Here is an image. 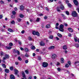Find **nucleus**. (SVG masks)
<instances>
[{
	"label": "nucleus",
	"instance_id": "obj_1",
	"mask_svg": "<svg viewBox=\"0 0 79 79\" xmlns=\"http://www.w3.org/2000/svg\"><path fill=\"white\" fill-rule=\"evenodd\" d=\"M64 25L63 24H61L60 26V27L59 28V30L61 32H63L64 31Z\"/></svg>",
	"mask_w": 79,
	"mask_h": 79
},
{
	"label": "nucleus",
	"instance_id": "obj_2",
	"mask_svg": "<svg viewBox=\"0 0 79 79\" xmlns=\"http://www.w3.org/2000/svg\"><path fill=\"white\" fill-rule=\"evenodd\" d=\"M72 16H74V17H76L77 16V14L75 11H73L72 12Z\"/></svg>",
	"mask_w": 79,
	"mask_h": 79
},
{
	"label": "nucleus",
	"instance_id": "obj_3",
	"mask_svg": "<svg viewBox=\"0 0 79 79\" xmlns=\"http://www.w3.org/2000/svg\"><path fill=\"white\" fill-rule=\"evenodd\" d=\"M32 34H33V35H37L38 36H39L40 35L38 31L36 32L35 31H33Z\"/></svg>",
	"mask_w": 79,
	"mask_h": 79
},
{
	"label": "nucleus",
	"instance_id": "obj_4",
	"mask_svg": "<svg viewBox=\"0 0 79 79\" xmlns=\"http://www.w3.org/2000/svg\"><path fill=\"white\" fill-rule=\"evenodd\" d=\"M42 66L44 68H46L48 66V63L46 62H43Z\"/></svg>",
	"mask_w": 79,
	"mask_h": 79
},
{
	"label": "nucleus",
	"instance_id": "obj_5",
	"mask_svg": "<svg viewBox=\"0 0 79 79\" xmlns=\"http://www.w3.org/2000/svg\"><path fill=\"white\" fill-rule=\"evenodd\" d=\"M9 58V55L8 54H5V56L3 57V60H6V59Z\"/></svg>",
	"mask_w": 79,
	"mask_h": 79
},
{
	"label": "nucleus",
	"instance_id": "obj_6",
	"mask_svg": "<svg viewBox=\"0 0 79 79\" xmlns=\"http://www.w3.org/2000/svg\"><path fill=\"white\" fill-rule=\"evenodd\" d=\"M13 52L14 53H17L18 55H19L20 53H19V51L16 50L15 49H14L13 50Z\"/></svg>",
	"mask_w": 79,
	"mask_h": 79
},
{
	"label": "nucleus",
	"instance_id": "obj_7",
	"mask_svg": "<svg viewBox=\"0 0 79 79\" xmlns=\"http://www.w3.org/2000/svg\"><path fill=\"white\" fill-rule=\"evenodd\" d=\"M73 3L76 6L78 5V2L77 1V0H74Z\"/></svg>",
	"mask_w": 79,
	"mask_h": 79
},
{
	"label": "nucleus",
	"instance_id": "obj_8",
	"mask_svg": "<svg viewBox=\"0 0 79 79\" xmlns=\"http://www.w3.org/2000/svg\"><path fill=\"white\" fill-rule=\"evenodd\" d=\"M56 58V54H54L52 56V58L53 59H55Z\"/></svg>",
	"mask_w": 79,
	"mask_h": 79
},
{
	"label": "nucleus",
	"instance_id": "obj_9",
	"mask_svg": "<svg viewBox=\"0 0 79 79\" xmlns=\"http://www.w3.org/2000/svg\"><path fill=\"white\" fill-rule=\"evenodd\" d=\"M60 8L62 10H64V6L63 5L61 4L60 6Z\"/></svg>",
	"mask_w": 79,
	"mask_h": 79
},
{
	"label": "nucleus",
	"instance_id": "obj_10",
	"mask_svg": "<svg viewBox=\"0 0 79 79\" xmlns=\"http://www.w3.org/2000/svg\"><path fill=\"white\" fill-rule=\"evenodd\" d=\"M68 30L70 32H73V30L71 28H68Z\"/></svg>",
	"mask_w": 79,
	"mask_h": 79
},
{
	"label": "nucleus",
	"instance_id": "obj_11",
	"mask_svg": "<svg viewBox=\"0 0 79 79\" xmlns=\"http://www.w3.org/2000/svg\"><path fill=\"white\" fill-rule=\"evenodd\" d=\"M14 73L15 74H17L19 73V72L18 70H16V69H14Z\"/></svg>",
	"mask_w": 79,
	"mask_h": 79
},
{
	"label": "nucleus",
	"instance_id": "obj_12",
	"mask_svg": "<svg viewBox=\"0 0 79 79\" xmlns=\"http://www.w3.org/2000/svg\"><path fill=\"white\" fill-rule=\"evenodd\" d=\"M24 9V6H23L21 5L20 6V10H23Z\"/></svg>",
	"mask_w": 79,
	"mask_h": 79
},
{
	"label": "nucleus",
	"instance_id": "obj_13",
	"mask_svg": "<svg viewBox=\"0 0 79 79\" xmlns=\"http://www.w3.org/2000/svg\"><path fill=\"white\" fill-rule=\"evenodd\" d=\"M40 45L41 46H44L45 45V43L44 42L41 41L40 42Z\"/></svg>",
	"mask_w": 79,
	"mask_h": 79
},
{
	"label": "nucleus",
	"instance_id": "obj_14",
	"mask_svg": "<svg viewBox=\"0 0 79 79\" xmlns=\"http://www.w3.org/2000/svg\"><path fill=\"white\" fill-rule=\"evenodd\" d=\"M55 48V46H51L49 48V50H52V49H54Z\"/></svg>",
	"mask_w": 79,
	"mask_h": 79
},
{
	"label": "nucleus",
	"instance_id": "obj_15",
	"mask_svg": "<svg viewBox=\"0 0 79 79\" xmlns=\"http://www.w3.org/2000/svg\"><path fill=\"white\" fill-rule=\"evenodd\" d=\"M58 26H59V23H57L55 25L56 28L57 29H58Z\"/></svg>",
	"mask_w": 79,
	"mask_h": 79
},
{
	"label": "nucleus",
	"instance_id": "obj_16",
	"mask_svg": "<svg viewBox=\"0 0 79 79\" xmlns=\"http://www.w3.org/2000/svg\"><path fill=\"white\" fill-rule=\"evenodd\" d=\"M5 73H10V70L8 69H6L5 70Z\"/></svg>",
	"mask_w": 79,
	"mask_h": 79
},
{
	"label": "nucleus",
	"instance_id": "obj_17",
	"mask_svg": "<svg viewBox=\"0 0 79 79\" xmlns=\"http://www.w3.org/2000/svg\"><path fill=\"white\" fill-rule=\"evenodd\" d=\"M8 31H9L10 32H14L15 31L11 28H8Z\"/></svg>",
	"mask_w": 79,
	"mask_h": 79
},
{
	"label": "nucleus",
	"instance_id": "obj_18",
	"mask_svg": "<svg viewBox=\"0 0 79 79\" xmlns=\"http://www.w3.org/2000/svg\"><path fill=\"white\" fill-rule=\"evenodd\" d=\"M10 78L11 79H15V76H13V75H10Z\"/></svg>",
	"mask_w": 79,
	"mask_h": 79
},
{
	"label": "nucleus",
	"instance_id": "obj_19",
	"mask_svg": "<svg viewBox=\"0 0 79 79\" xmlns=\"http://www.w3.org/2000/svg\"><path fill=\"white\" fill-rule=\"evenodd\" d=\"M50 27H51L50 24H47L46 26V28H50Z\"/></svg>",
	"mask_w": 79,
	"mask_h": 79
},
{
	"label": "nucleus",
	"instance_id": "obj_20",
	"mask_svg": "<svg viewBox=\"0 0 79 79\" xmlns=\"http://www.w3.org/2000/svg\"><path fill=\"white\" fill-rule=\"evenodd\" d=\"M31 50H35V47L34 46H32L31 47Z\"/></svg>",
	"mask_w": 79,
	"mask_h": 79
},
{
	"label": "nucleus",
	"instance_id": "obj_21",
	"mask_svg": "<svg viewBox=\"0 0 79 79\" xmlns=\"http://www.w3.org/2000/svg\"><path fill=\"white\" fill-rule=\"evenodd\" d=\"M63 49L64 50H66L67 48V46L66 45H64L63 47Z\"/></svg>",
	"mask_w": 79,
	"mask_h": 79
},
{
	"label": "nucleus",
	"instance_id": "obj_22",
	"mask_svg": "<svg viewBox=\"0 0 79 79\" xmlns=\"http://www.w3.org/2000/svg\"><path fill=\"white\" fill-rule=\"evenodd\" d=\"M56 10L57 11H58L59 12H60L61 11L60 10V7H57Z\"/></svg>",
	"mask_w": 79,
	"mask_h": 79
},
{
	"label": "nucleus",
	"instance_id": "obj_23",
	"mask_svg": "<svg viewBox=\"0 0 79 79\" xmlns=\"http://www.w3.org/2000/svg\"><path fill=\"white\" fill-rule=\"evenodd\" d=\"M6 48V49H8L9 50H10V49H11V47H7V46H6L5 47Z\"/></svg>",
	"mask_w": 79,
	"mask_h": 79
},
{
	"label": "nucleus",
	"instance_id": "obj_24",
	"mask_svg": "<svg viewBox=\"0 0 79 79\" xmlns=\"http://www.w3.org/2000/svg\"><path fill=\"white\" fill-rule=\"evenodd\" d=\"M2 66L4 68H6V65L4 64H2Z\"/></svg>",
	"mask_w": 79,
	"mask_h": 79
},
{
	"label": "nucleus",
	"instance_id": "obj_25",
	"mask_svg": "<svg viewBox=\"0 0 79 79\" xmlns=\"http://www.w3.org/2000/svg\"><path fill=\"white\" fill-rule=\"evenodd\" d=\"M61 63H64V59L63 58H61Z\"/></svg>",
	"mask_w": 79,
	"mask_h": 79
},
{
	"label": "nucleus",
	"instance_id": "obj_26",
	"mask_svg": "<svg viewBox=\"0 0 79 79\" xmlns=\"http://www.w3.org/2000/svg\"><path fill=\"white\" fill-rule=\"evenodd\" d=\"M74 39L75 40V42H77V38L76 37V36L74 37Z\"/></svg>",
	"mask_w": 79,
	"mask_h": 79
},
{
	"label": "nucleus",
	"instance_id": "obj_27",
	"mask_svg": "<svg viewBox=\"0 0 79 79\" xmlns=\"http://www.w3.org/2000/svg\"><path fill=\"white\" fill-rule=\"evenodd\" d=\"M75 46L76 47V48H78L79 47V44H75Z\"/></svg>",
	"mask_w": 79,
	"mask_h": 79
},
{
	"label": "nucleus",
	"instance_id": "obj_28",
	"mask_svg": "<svg viewBox=\"0 0 79 79\" xmlns=\"http://www.w3.org/2000/svg\"><path fill=\"white\" fill-rule=\"evenodd\" d=\"M57 35L60 37H62V35L60 33L57 34Z\"/></svg>",
	"mask_w": 79,
	"mask_h": 79
},
{
	"label": "nucleus",
	"instance_id": "obj_29",
	"mask_svg": "<svg viewBox=\"0 0 79 79\" xmlns=\"http://www.w3.org/2000/svg\"><path fill=\"white\" fill-rule=\"evenodd\" d=\"M25 51L27 52H29V49L27 48H25Z\"/></svg>",
	"mask_w": 79,
	"mask_h": 79
},
{
	"label": "nucleus",
	"instance_id": "obj_30",
	"mask_svg": "<svg viewBox=\"0 0 79 79\" xmlns=\"http://www.w3.org/2000/svg\"><path fill=\"white\" fill-rule=\"evenodd\" d=\"M11 18L13 19L15 18V15H11Z\"/></svg>",
	"mask_w": 79,
	"mask_h": 79
},
{
	"label": "nucleus",
	"instance_id": "obj_31",
	"mask_svg": "<svg viewBox=\"0 0 79 79\" xmlns=\"http://www.w3.org/2000/svg\"><path fill=\"white\" fill-rule=\"evenodd\" d=\"M44 8L47 10V11H49V9L47 8V7H45Z\"/></svg>",
	"mask_w": 79,
	"mask_h": 79
},
{
	"label": "nucleus",
	"instance_id": "obj_32",
	"mask_svg": "<svg viewBox=\"0 0 79 79\" xmlns=\"http://www.w3.org/2000/svg\"><path fill=\"white\" fill-rule=\"evenodd\" d=\"M18 59L19 61H21V60H22V59H21V57H20V56L18 57Z\"/></svg>",
	"mask_w": 79,
	"mask_h": 79
},
{
	"label": "nucleus",
	"instance_id": "obj_33",
	"mask_svg": "<svg viewBox=\"0 0 79 79\" xmlns=\"http://www.w3.org/2000/svg\"><path fill=\"white\" fill-rule=\"evenodd\" d=\"M25 56H26V57H29V55L27 53H26L25 55Z\"/></svg>",
	"mask_w": 79,
	"mask_h": 79
},
{
	"label": "nucleus",
	"instance_id": "obj_34",
	"mask_svg": "<svg viewBox=\"0 0 79 79\" xmlns=\"http://www.w3.org/2000/svg\"><path fill=\"white\" fill-rule=\"evenodd\" d=\"M19 16H20V18H23V17H24V16L23 15V14L20 15Z\"/></svg>",
	"mask_w": 79,
	"mask_h": 79
},
{
	"label": "nucleus",
	"instance_id": "obj_35",
	"mask_svg": "<svg viewBox=\"0 0 79 79\" xmlns=\"http://www.w3.org/2000/svg\"><path fill=\"white\" fill-rule=\"evenodd\" d=\"M17 19L18 21H19V22H20L21 21V19L19 18H18Z\"/></svg>",
	"mask_w": 79,
	"mask_h": 79
},
{
	"label": "nucleus",
	"instance_id": "obj_36",
	"mask_svg": "<svg viewBox=\"0 0 79 79\" xmlns=\"http://www.w3.org/2000/svg\"><path fill=\"white\" fill-rule=\"evenodd\" d=\"M11 24H15V21L14 20H12L11 22Z\"/></svg>",
	"mask_w": 79,
	"mask_h": 79
},
{
	"label": "nucleus",
	"instance_id": "obj_37",
	"mask_svg": "<svg viewBox=\"0 0 79 79\" xmlns=\"http://www.w3.org/2000/svg\"><path fill=\"white\" fill-rule=\"evenodd\" d=\"M77 63H79V61H75L74 63V64H76Z\"/></svg>",
	"mask_w": 79,
	"mask_h": 79
},
{
	"label": "nucleus",
	"instance_id": "obj_38",
	"mask_svg": "<svg viewBox=\"0 0 79 79\" xmlns=\"http://www.w3.org/2000/svg\"><path fill=\"white\" fill-rule=\"evenodd\" d=\"M12 14L13 15H16V12L15 11H12Z\"/></svg>",
	"mask_w": 79,
	"mask_h": 79
},
{
	"label": "nucleus",
	"instance_id": "obj_39",
	"mask_svg": "<svg viewBox=\"0 0 79 79\" xmlns=\"http://www.w3.org/2000/svg\"><path fill=\"white\" fill-rule=\"evenodd\" d=\"M66 13L67 15H69V12L68 11H66Z\"/></svg>",
	"mask_w": 79,
	"mask_h": 79
},
{
	"label": "nucleus",
	"instance_id": "obj_40",
	"mask_svg": "<svg viewBox=\"0 0 79 79\" xmlns=\"http://www.w3.org/2000/svg\"><path fill=\"white\" fill-rule=\"evenodd\" d=\"M0 3L2 4H4V2L2 0L1 1Z\"/></svg>",
	"mask_w": 79,
	"mask_h": 79
},
{
	"label": "nucleus",
	"instance_id": "obj_41",
	"mask_svg": "<svg viewBox=\"0 0 79 79\" xmlns=\"http://www.w3.org/2000/svg\"><path fill=\"white\" fill-rule=\"evenodd\" d=\"M41 57H40V56H39L38 57V60H41Z\"/></svg>",
	"mask_w": 79,
	"mask_h": 79
},
{
	"label": "nucleus",
	"instance_id": "obj_42",
	"mask_svg": "<svg viewBox=\"0 0 79 79\" xmlns=\"http://www.w3.org/2000/svg\"><path fill=\"white\" fill-rule=\"evenodd\" d=\"M10 70H11V71L13 70V67H11L10 68Z\"/></svg>",
	"mask_w": 79,
	"mask_h": 79
},
{
	"label": "nucleus",
	"instance_id": "obj_43",
	"mask_svg": "<svg viewBox=\"0 0 79 79\" xmlns=\"http://www.w3.org/2000/svg\"><path fill=\"white\" fill-rule=\"evenodd\" d=\"M65 67L66 68H68L69 67V65L68 64H65Z\"/></svg>",
	"mask_w": 79,
	"mask_h": 79
},
{
	"label": "nucleus",
	"instance_id": "obj_44",
	"mask_svg": "<svg viewBox=\"0 0 79 79\" xmlns=\"http://www.w3.org/2000/svg\"><path fill=\"white\" fill-rule=\"evenodd\" d=\"M25 73H26V74H28V73H29V71H27V70H25Z\"/></svg>",
	"mask_w": 79,
	"mask_h": 79
},
{
	"label": "nucleus",
	"instance_id": "obj_45",
	"mask_svg": "<svg viewBox=\"0 0 79 79\" xmlns=\"http://www.w3.org/2000/svg\"><path fill=\"white\" fill-rule=\"evenodd\" d=\"M68 63L69 65H71V62L70 61H68Z\"/></svg>",
	"mask_w": 79,
	"mask_h": 79
},
{
	"label": "nucleus",
	"instance_id": "obj_46",
	"mask_svg": "<svg viewBox=\"0 0 79 79\" xmlns=\"http://www.w3.org/2000/svg\"><path fill=\"white\" fill-rule=\"evenodd\" d=\"M23 77H24L25 79H26V75H22Z\"/></svg>",
	"mask_w": 79,
	"mask_h": 79
},
{
	"label": "nucleus",
	"instance_id": "obj_47",
	"mask_svg": "<svg viewBox=\"0 0 79 79\" xmlns=\"http://www.w3.org/2000/svg\"><path fill=\"white\" fill-rule=\"evenodd\" d=\"M29 40H30V41H31L32 40V38H31V37H29L28 38Z\"/></svg>",
	"mask_w": 79,
	"mask_h": 79
},
{
	"label": "nucleus",
	"instance_id": "obj_48",
	"mask_svg": "<svg viewBox=\"0 0 79 79\" xmlns=\"http://www.w3.org/2000/svg\"><path fill=\"white\" fill-rule=\"evenodd\" d=\"M28 62H29V61L27 60H26L25 61V62L26 64H27V63H28Z\"/></svg>",
	"mask_w": 79,
	"mask_h": 79
},
{
	"label": "nucleus",
	"instance_id": "obj_49",
	"mask_svg": "<svg viewBox=\"0 0 79 79\" xmlns=\"http://www.w3.org/2000/svg\"><path fill=\"white\" fill-rule=\"evenodd\" d=\"M9 45H10V46H13V43H10L9 44Z\"/></svg>",
	"mask_w": 79,
	"mask_h": 79
},
{
	"label": "nucleus",
	"instance_id": "obj_50",
	"mask_svg": "<svg viewBox=\"0 0 79 79\" xmlns=\"http://www.w3.org/2000/svg\"><path fill=\"white\" fill-rule=\"evenodd\" d=\"M68 6H69V7H70V6H71V4L70 3H68Z\"/></svg>",
	"mask_w": 79,
	"mask_h": 79
},
{
	"label": "nucleus",
	"instance_id": "obj_51",
	"mask_svg": "<svg viewBox=\"0 0 79 79\" xmlns=\"http://www.w3.org/2000/svg\"><path fill=\"white\" fill-rule=\"evenodd\" d=\"M50 39H53V36H50L49 37Z\"/></svg>",
	"mask_w": 79,
	"mask_h": 79
},
{
	"label": "nucleus",
	"instance_id": "obj_52",
	"mask_svg": "<svg viewBox=\"0 0 79 79\" xmlns=\"http://www.w3.org/2000/svg\"><path fill=\"white\" fill-rule=\"evenodd\" d=\"M19 45H21L22 44L21 43V42L20 41H19Z\"/></svg>",
	"mask_w": 79,
	"mask_h": 79
},
{
	"label": "nucleus",
	"instance_id": "obj_53",
	"mask_svg": "<svg viewBox=\"0 0 79 79\" xmlns=\"http://www.w3.org/2000/svg\"><path fill=\"white\" fill-rule=\"evenodd\" d=\"M57 69L58 71H60L61 70V69H60V68H58Z\"/></svg>",
	"mask_w": 79,
	"mask_h": 79
},
{
	"label": "nucleus",
	"instance_id": "obj_54",
	"mask_svg": "<svg viewBox=\"0 0 79 79\" xmlns=\"http://www.w3.org/2000/svg\"><path fill=\"white\" fill-rule=\"evenodd\" d=\"M40 20V18H37V19L36 20V21H39Z\"/></svg>",
	"mask_w": 79,
	"mask_h": 79
},
{
	"label": "nucleus",
	"instance_id": "obj_55",
	"mask_svg": "<svg viewBox=\"0 0 79 79\" xmlns=\"http://www.w3.org/2000/svg\"><path fill=\"white\" fill-rule=\"evenodd\" d=\"M68 36L70 37H71V33H69Z\"/></svg>",
	"mask_w": 79,
	"mask_h": 79
},
{
	"label": "nucleus",
	"instance_id": "obj_56",
	"mask_svg": "<svg viewBox=\"0 0 79 79\" xmlns=\"http://www.w3.org/2000/svg\"><path fill=\"white\" fill-rule=\"evenodd\" d=\"M19 64V62H15V64L16 65H18Z\"/></svg>",
	"mask_w": 79,
	"mask_h": 79
},
{
	"label": "nucleus",
	"instance_id": "obj_57",
	"mask_svg": "<svg viewBox=\"0 0 79 79\" xmlns=\"http://www.w3.org/2000/svg\"><path fill=\"white\" fill-rule=\"evenodd\" d=\"M57 40H60V39H59V38H58V37H56Z\"/></svg>",
	"mask_w": 79,
	"mask_h": 79
},
{
	"label": "nucleus",
	"instance_id": "obj_58",
	"mask_svg": "<svg viewBox=\"0 0 79 79\" xmlns=\"http://www.w3.org/2000/svg\"><path fill=\"white\" fill-rule=\"evenodd\" d=\"M24 30H23L21 31V33H22V34H24Z\"/></svg>",
	"mask_w": 79,
	"mask_h": 79
},
{
	"label": "nucleus",
	"instance_id": "obj_59",
	"mask_svg": "<svg viewBox=\"0 0 79 79\" xmlns=\"http://www.w3.org/2000/svg\"><path fill=\"white\" fill-rule=\"evenodd\" d=\"M65 2H66V3H69V1L68 0H66L65 1Z\"/></svg>",
	"mask_w": 79,
	"mask_h": 79
},
{
	"label": "nucleus",
	"instance_id": "obj_60",
	"mask_svg": "<svg viewBox=\"0 0 79 79\" xmlns=\"http://www.w3.org/2000/svg\"><path fill=\"white\" fill-rule=\"evenodd\" d=\"M44 18L45 19H47V16H45L44 17Z\"/></svg>",
	"mask_w": 79,
	"mask_h": 79
},
{
	"label": "nucleus",
	"instance_id": "obj_61",
	"mask_svg": "<svg viewBox=\"0 0 79 79\" xmlns=\"http://www.w3.org/2000/svg\"><path fill=\"white\" fill-rule=\"evenodd\" d=\"M65 72H66L67 73H68V74H69V71H68V70H66Z\"/></svg>",
	"mask_w": 79,
	"mask_h": 79
},
{
	"label": "nucleus",
	"instance_id": "obj_62",
	"mask_svg": "<svg viewBox=\"0 0 79 79\" xmlns=\"http://www.w3.org/2000/svg\"><path fill=\"white\" fill-rule=\"evenodd\" d=\"M28 79H32V76H30L28 78Z\"/></svg>",
	"mask_w": 79,
	"mask_h": 79
},
{
	"label": "nucleus",
	"instance_id": "obj_63",
	"mask_svg": "<svg viewBox=\"0 0 79 79\" xmlns=\"http://www.w3.org/2000/svg\"><path fill=\"white\" fill-rule=\"evenodd\" d=\"M39 16H43V14H40L39 15Z\"/></svg>",
	"mask_w": 79,
	"mask_h": 79
},
{
	"label": "nucleus",
	"instance_id": "obj_64",
	"mask_svg": "<svg viewBox=\"0 0 79 79\" xmlns=\"http://www.w3.org/2000/svg\"><path fill=\"white\" fill-rule=\"evenodd\" d=\"M77 10H78V12L79 13V8H77L76 9Z\"/></svg>",
	"mask_w": 79,
	"mask_h": 79
}]
</instances>
